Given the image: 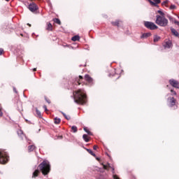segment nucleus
Wrapping results in <instances>:
<instances>
[{
	"label": "nucleus",
	"mask_w": 179,
	"mask_h": 179,
	"mask_svg": "<svg viewBox=\"0 0 179 179\" xmlns=\"http://www.w3.org/2000/svg\"><path fill=\"white\" fill-rule=\"evenodd\" d=\"M73 96L74 99L75 103L77 104H86L87 96L86 95V92L83 89H78L76 91L73 92Z\"/></svg>",
	"instance_id": "nucleus-1"
},
{
	"label": "nucleus",
	"mask_w": 179,
	"mask_h": 179,
	"mask_svg": "<svg viewBox=\"0 0 179 179\" xmlns=\"http://www.w3.org/2000/svg\"><path fill=\"white\" fill-rule=\"evenodd\" d=\"M38 169L43 176H48V174H50V171H51V165H50V162L48 160L43 161V162L38 165Z\"/></svg>",
	"instance_id": "nucleus-2"
},
{
	"label": "nucleus",
	"mask_w": 179,
	"mask_h": 179,
	"mask_svg": "<svg viewBox=\"0 0 179 179\" xmlns=\"http://www.w3.org/2000/svg\"><path fill=\"white\" fill-rule=\"evenodd\" d=\"M155 23L156 24H158V26H161V27H166V26L169 24V20L164 16L158 15H157Z\"/></svg>",
	"instance_id": "nucleus-3"
},
{
	"label": "nucleus",
	"mask_w": 179,
	"mask_h": 179,
	"mask_svg": "<svg viewBox=\"0 0 179 179\" xmlns=\"http://www.w3.org/2000/svg\"><path fill=\"white\" fill-rule=\"evenodd\" d=\"M84 80L83 85L85 86L92 87L94 85V79H93V78H92L89 74H85L84 76Z\"/></svg>",
	"instance_id": "nucleus-4"
},
{
	"label": "nucleus",
	"mask_w": 179,
	"mask_h": 179,
	"mask_svg": "<svg viewBox=\"0 0 179 179\" xmlns=\"http://www.w3.org/2000/svg\"><path fill=\"white\" fill-rule=\"evenodd\" d=\"M9 162V155L8 153L0 150V164H6Z\"/></svg>",
	"instance_id": "nucleus-5"
},
{
	"label": "nucleus",
	"mask_w": 179,
	"mask_h": 179,
	"mask_svg": "<svg viewBox=\"0 0 179 179\" xmlns=\"http://www.w3.org/2000/svg\"><path fill=\"white\" fill-rule=\"evenodd\" d=\"M85 77L82 76H78L74 78V85L76 86H80L82 85L83 86L85 85L83 83H85Z\"/></svg>",
	"instance_id": "nucleus-6"
},
{
	"label": "nucleus",
	"mask_w": 179,
	"mask_h": 179,
	"mask_svg": "<svg viewBox=\"0 0 179 179\" xmlns=\"http://www.w3.org/2000/svg\"><path fill=\"white\" fill-rule=\"evenodd\" d=\"M144 25L147 29H149L150 30H156L159 29V27L155 24V23L151 22H145Z\"/></svg>",
	"instance_id": "nucleus-7"
},
{
	"label": "nucleus",
	"mask_w": 179,
	"mask_h": 179,
	"mask_svg": "<svg viewBox=\"0 0 179 179\" xmlns=\"http://www.w3.org/2000/svg\"><path fill=\"white\" fill-rule=\"evenodd\" d=\"M29 9L33 13H36L38 10V6L35 3H31L29 5Z\"/></svg>",
	"instance_id": "nucleus-8"
},
{
	"label": "nucleus",
	"mask_w": 179,
	"mask_h": 179,
	"mask_svg": "<svg viewBox=\"0 0 179 179\" xmlns=\"http://www.w3.org/2000/svg\"><path fill=\"white\" fill-rule=\"evenodd\" d=\"M120 75L115 73V69L112 70L111 73L109 74V78H113L114 80H117V79H120Z\"/></svg>",
	"instance_id": "nucleus-9"
},
{
	"label": "nucleus",
	"mask_w": 179,
	"mask_h": 179,
	"mask_svg": "<svg viewBox=\"0 0 179 179\" xmlns=\"http://www.w3.org/2000/svg\"><path fill=\"white\" fill-rule=\"evenodd\" d=\"M111 24L115 27H121V26H122V20H115V21L111 22Z\"/></svg>",
	"instance_id": "nucleus-10"
},
{
	"label": "nucleus",
	"mask_w": 179,
	"mask_h": 179,
	"mask_svg": "<svg viewBox=\"0 0 179 179\" xmlns=\"http://www.w3.org/2000/svg\"><path fill=\"white\" fill-rule=\"evenodd\" d=\"M169 83L171 86L173 87H175V89H179V82L174 80V79H171L169 80Z\"/></svg>",
	"instance_id": "nucleus-11"
},
{
	"label": "nucleus",
	"mask_w": 179,
	"mask_h": 179,
	"mask_svg": "<svg viewBox=\"0 0 179 179\" xmlns=\"http://www.w3.org/2000/svg\"><path fill=\"white\" fill-rule=\"evenodd\" d=\"M163 45L164 48H171V47H173V43H171V41L167 40Z\"/></svg>",
	"instance_id": "nucleus-12"
},
{
	"label": "nucleus",
	"mask_w": 179,
	"mask_h": 179,
	"mask_svg": "<svg viewBox=\"0 0 179 179\" xmlns=\"http://www.w3.org/2000/svg\"><path fill=\"white\" fill-rule=\"evenodd\" d=\"M169 99L171 107H173V106H176V102L177 101V100H176L174 97H170Z\"/></svg>",
	"instance_id": "nucleus-13"
},
{
	"label": "nucleus",
	"mask_w": 179,
	"mask_h": 179,
	"mask_svg": "<svg viewBox=\"0 0 179 179\" xmlns=\"http://www.w3.org/2000/svg\"><path fill=\"white\" fill-rule=\"evenodd\" d=\"M40 169H36L34 173H32V178H36V177H38L40 174Z\"/></svg>",
	"instance_id": "nucleus-14"
},
{
	"label": "nucleus",
	"mask_w": 179,
	"mask_h": 179,
	"mask_svg": "<svg viewBox=\"0 0 179 179\" xmlns=\"http://www.w3.org/2000/svg\"><path fill=\"white\" fill-rule=\"evenodd\" d=\"M103 166V169L104 170H110V169H112V170H114V168L111 167V166H110V164H107L106 165L104 164H102Z\"/></svg>",
	"instance_id": "nucleus-15"
},
{
	"label": "nucleus",
	"mask_w": 179,
	"mask_h": 179,
	"mask_svg": "<svg viewBox=\"0 0 179 179\" xmlns=\"http://www.w3.org/2000/svg\"><path fill=\"white\" fill-rule=\"evenodd\" d=\"M171 31L172 34L173 36H175V37H178L179 34H178V31H177V30H176V29L171 27Z\"/></svg>",
	"instance_id": "nucleus-16"
},
{
	"label": "nucleus",
	"mask_w": 179,
	"mask_h": 179,
	"mask_svg": "<svg viewBox=\"0 0 179 179\" xmlns=\"http://www.w3.org/2000/svg\"><path fill=\"white\" fill-rule=\"evenodd\" d=\"M46 30L48 31H52V24L50 22H47Z\"/></svg>",
	"instance_id": "nucleus-17"
},
{
	"label": "nucleus",
	"mask_w": 179,
	"mask_h": 179,
	"mask_svg": "<svg viewBox=\"0 0 179 179\" xmlns=\"http://www.w3.org/2000/svg\"><path fill=\"white\" fill-rule=\"evenodd\" d=\"M152 34L150 33H145L141 36V38H148V37H150Z\"/></svg>",
	"instance_id": "nucleus-18"
},
{
	"label": "nucleus",
	"mask_w": 179,
	"mask_h": 179,
	"mask_svg": "<svg viewBox=\"0 0 179 179\" xmlns=\"http://www.w3.org/2000/svg\"><path fill=\"white\" fill-rule=\"evenodd\" d=\"M72 41H79L80 40V36L76 35L71 38Z\"/></svg>",
	"instance_id": "nucleus-19"
},
{
	"label": "nucleus",
	"mask_w": 179,
	"mask_h": 179,
	"mask_svg": "<svg viewBox=\"0 0 179 179\" xmlns=\"http://www.w3.org/2000/svg\"><path fill=\"white\" fill-rule=\"evenodd\" d=\"M83 139H84L85 142H89L90 141V138L87 134H83Z\"/></svg>",
	"instance_id": "nucleus-20"
},
{
	"label": "nucleus",
	"mask_w": 179,
	"mask_h": 179,
	"mask_svg": "<svg viewBox=\"0 0 179 179\" xmlns=\"http://www.w3.org/2000/svg\"><path fill=\"white\" fill-rule=\"evenodd\" d=\"M154 1V2H153ZM153 1H150L151 5H154L156 6V5H158V3H160V0H153Z\"/></svg>",
	"instance_id": "nucleus-21"
},
{
	"label": "nucleus",
	"mask_w": 179,
	"mask_h": 179,
	"mask_svg": "<svg viewBox=\"0 0 179 179\" xmlns=\"http://www.w3.org/2000/svg\"><path fill=\"white\" fill-rule=\"evenodd\" d=\"M52 20L54 23H57V24H59V26H61L62 24L61 20L59 18H54Z\"/></svg>",
	"instance_id": "nucleus-22"
},
{
	"label": "nucleus",
	"mask_w": 179,
	"mask_h": 179,
	"mask_svg": "<svg viewBox=\"0 0 179 179\" xmlns=\"http://www.w3.org/2000/svg\"><path fill=\"white\" fill-rule=\"evenodd\" d=\"M34 149H36V146H34V145L28 146L29 152H33V150H34Z\"/></svg>",
	"instance_id": "nucleus-23"
},
{
	"label": "nucleus",
	"mask_w": 179,
	"mask_h": 179,
	"mask_svg": "<svg viewBox=\"0 0 179 179\" xmlns=\"http://www.w3.org/2000/svg\"><path fill=\"white\" fill-rule=\"evenodd\" d=\"M71 132L76 134L78 132V127L76 126L71 127Z\"/></svg>",
	"instance_id": "nucleus-24"
},
{
	"label": "nucleus",
	"mask_w": 179,
	"mask_h": 179,
	"mask_svg": "<svg viewBox=\"0 0 179 179\" xmlns=\"http://www.w3.org/2000/svg\"><path fill=\"white\" fill-rule=\"evenodd\" d=\"M54 122H55V124H60V122H61V119H60V118H58V117H55V118L54 119Z\"/></svg>",
	"instance_id": "nucleus-25"
},
{
	"label": "nucleus",
	"mask_w": 179,
	"mask_h": 179,
	"mask_svg": "<svg viewBox=\"0 0 179 179\" xmlns=\"http://www.w3.org/2000/svg\"><path fill=\"white\" fill-rule=\"evenodd\" d=\"M87 151L88 152V153H90V155H91L92 156H94V157H96V154H94V152H93V151H92V150L87 149Z\"/></svg>",
	"instance_id": "nucleus-26"
},
{
	"label": "nucleus",
	"mask_w": 179,
	"mask_h": 179,
	"mask_svg": "<svg viewBox=\"0 0 179 179\" xmlns=\"http://www.w3.org/2000/svg\"><path fill=\"white\" fill-rule=\"evenodd\" d=\"M169 20H171L172 22H173L175 23V24H177V26H179V22L177 21L176 20H173V17H169Z\"/></svg>",
	"instance_id": "nucleus-27"
},
{
	"label": "nucleus",
	"mask_w": 179,
	"mask_h": 179,
	"mask_svg": "<svg viewBox=\"0 0 179 179\" xmlns=\"http://www.w3.org/2000/svg\"><path fill=\"white\" fill-rule=\"evenodd\" d=\"M62 115H64V117L66 118V120H67L68 121H69V120H71V117L69 115H66V114H65L64 112L62 113Z\"/></svg>",
	"instance_id": "nucleus-28"
},
{
	"label": "nucleus",
	"mask_w": 179,
	"mask_h": 179,
	"mask_svg": "<svg viewBox=\"0 0 179 179\" xmlns=\"http://www.w3.org/2000/svg\"><path fill=\"white\" fill-rule=\"evenodd\" d=\"M17 135H18V136H21V138H23V135H24V134H23V131L18 130L17 131Z\"/></svg>",
	"instance_id": "nucleus-29"
},
{
	"label": "nucleus",
	"mask_w": 179,
	"mask_h": 179,
	"mask_svg": "<svg viewBox=\"0 0 179 179\" xmlns=\"http://www.w3.org/2000/svg\"><path fill=\"white\" fill-rule=\"evenodd\" d=\"M159 40H160V36H155L154 37V43H157V41H159Z\"/></svg>",
	"instance_id": "nucleus-30"
},
{
	"label": "nucleus",
	"mask_w": 179,
	"mask_h": 179,
	"mask_svg": "<svg viewBox=\"0 0 179 179\" xmlns=\"http://www.w3.org/2000/svg\"><path fill=\"white\" fill-rule=\"evenodd\" d=\"M36 111L38 117H39V118H41V112H40L38 108H36Z\"/></svg>",
	"instance_id": "nucleus-31"
},
{
	"label": "nucleus",
	"mask_w": 179,
	"mask_h": 179,
	"mask_svg": "<svg viewBox=\"0 0 179 179\" xmlns=\"http://www.w3.org/2000/svg\"><path fill=\"white\" fill-rule=\"evenodd\" d=\"M84 131H85V132H87V134H88V135H92L91 131H89V129H87V127H84Z\"/></svg>",
	"instance_id": "nucleus-32"
},
{
	"label": "nucleus",
	"mask_w": 179,
	"mask_h": 179,
	"mask_svg": "<svg viewBox=\"0 0 179 179\" xmlns=\"http://www.w3.org/2000/svg\"><path fill=\"white\" fill-rule=\"evenodd\" d=\"M45 100L48 103V104H51V100L45 96Z\"/></svg>",
	"instance_id": "nucleus-33"
},
{
	"label": "nucleus",
	"mask_w": 179,
	"mask_h": 179,
	"mask_svg": "<svg viewBox=\"0 0 179 179\" xmlns=\"http://www.w3.org/2000/svg\"><path fill=\"white\" fill-rule=\"evenodd\" d=\"M158 13H159L161 16H164V13H162V10H158Z\"/></svg>",
	"instance_id": "nucleus-34"
},
{
	"label": "nucleus",
	"mask_w": 179,
	"mask_h": 179,
	"mask_svg": "<svg viewBox=\"0 0 179 179\" xmlns=\"http://www.w3.org/2000/svg\"><path fill=\"white\" fill-rule=\"evenodd\" d=\"M13 90L14 93H16V94H17V90H16V87H13Z\"/></svg>",
	"instance_id": "nucleus-35"
},
{
	"label": "nucleus",
	"mask_w": 179,
	"mask_h": 179,
	"mask_svg": "<svg viewBox=\"0 0 179 179\" xmlns=\"http://www.w3.org/2000/svg\"><path fill=\"white\" fill-rule=\"evenodd\" d=\"M167 3H169V1H164V2H162V5H167Z\"/></svg>",
	"instance_id": "nucleus-36"
},
{
	"label": "nucleus",
	"mask_w": 179,
	"mask_h": 179,
	"mask_svg": "<svg viewBox=\"0 0 179 179\" xmlns=\"http://www.w3.org/2000/svg\"><path fill=\"white\" fill-rule=\"evenodd\" d=\"M170 9L173 10V9H176V6L175 5H171L170 6Z\"/></svg>",
	"instance_id": "nucleus-37"
},
{
	"label": "nucleus",
	"mask_w": 179,
	"mask_h": 179,
	"mask_svg": "<svg viewBox=\"0 0 179 179\" xmlns=\"http://www.w3.org/2000/svg\"><path fill=\"white\" fill-rule=\"evenodd\" d=\"M171 92L173 94H174L175 96L177 94V93L176 92V91L171 90Z\"/></svg>",
	"instance_id": "nucleus-38"
},
{
	"label": "nucleus",
	"mask_w": 179,
	"mask_h": 179,
	"mask_svg": "<svg viewBox=\"0 0 179 179\" xmlns=\"http://www.w3.org/2000/svg\"><path fill=\"white\" fill-rule=\"evenodd\" d=\"M113 179H120V177H118V176H117V175H114Z\"/></svg>",
	"instance_id": "nucleus-39"
},
{
	"label": "nucleus",
	"mask_w": 179,
	"mask_h": 179,
	"mask_svg": "<svg viewBox=\"0 0 179 179\" xmlns=\"http://www.w3.org/2000/svg\"><path fill=\"white\" fill-rule=\"evenodd\" d=\"M3 53V49L0 48V55H2Z\"/></svg>",
	"instance_id": "nucleus-40"
},
{
	"label": "nucleus",
	"mask_w": 179,
	"mask_h": 179,
	"mask_svg": "<svg viewBox=\"0 0 179 179\" xmlns=\"http://www.w3.org/2000/svg\"><path fill=\"white\" fill-rule=\"evenodd\" d=\"M99 147L97 146V145H94L93 146V149H94V150H97V148H98Z\"/></svg>",
	"instance_id": "nucleus-41"
},
{
	"label": "nucleus",
	"mask_w": 179,
	"mask_h": 179,
	"mask_svg": "<svg viewBox=\"0 0 179 179\" xmlns=\"http://www.w3.org/2000/svg\"><path fill=\"white\" fill-rule=\"evenodd\" d=\"M43 108H44L45 111H48V110L47 109V106L44 105Z\"/></svg>",
	"instance_id": "nucleus-42"
},
{
	"label": "nucleus",
	"mask_w": 179,
	"mask_h": 179,
	"mask_svg": "<svg viewBox=\"0 0 179 179\" xmlns=\"http://www.w3.org/2000/svg\"><path fill=\"white\" fill-rule=\"evenodd\" d=\"M3 115V113H2V110L0 109V117H2Z\"/></svg>",
	"instance_id": "nucleus-43"
},
{
	"label": "nucleus",
	"mask_w": 179,
	"mask_h": 179,
	"mask_svg": "<svg viewBox=\"0 0 179 179\" xmlns=\"http://www.w3.org/2000/svg\"><path fill=\"white\" fill-rule=\"evenodd\" d=\"M36 71H37V69H36V68L33 69V71H34V72H36Z\"/></svg>",
	"instance_id": "nucleus-44"
},
{
	"label": "nucleus",
	"mask_w": 179,
	"mask_h": 179,
	"mask_svg": "<svg viewBox=\"0 0 179 179\" xmlns=\"http://www.w3.org/2000/svg\"><path fill=\"white\" fill-rule=\"evenodd\" d=\"M27 26H29V27H31V24H27Z\"/></svg>",
	"instance_id": "nucleus-45"
},
{
	"label": "nucleus",
	"mask_w": 179,
	"mask_h": 179,
	"mask_svg": "<svg viewBox=\"0 0 179 179\" xmlns=\"http://www.w3.org/2000/svg\"><path fill=\"white\" fill-rule=\"evenodd\" d=\"M6 2H9V1H10V0H5Z\"/></svg>",
	"instance_id": "nucleus-46"
},
{
	"label": "nucleus",
	"mask_w": 179,
	"mask_h": 179,
	"mask_svg": "<svg viewBox=\"0 0 179 179\" xmlns=\"http://www.w3.org/2000/svg\"><path fill=\"white\" fill-rule=\"evenodd\" d=\"M20 36H23V34H21Z\"/></svg>",
	"instance_id": "nucleus-47"
},
{
	"label": "nucleus",
	"mask_w": 179,
	"mask_h": 179,
	"mask_svg": "<svg viewBox=\"0 0 179 179\" xmlns=\"http://www.w3.org/2000/svg\"><path fill=\"white\" fill-rule=\"evenodd\" d=\"M31 1H34V0H31Z\"/></svg>",
	"instance_id": "nucleus-48"
}]
</instances>
